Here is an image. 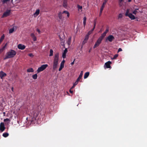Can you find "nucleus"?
Here are the masks:
<instances>
[{"label":"nucleus","mask_w":147,"mask_h":147,"mask_svg":"<svg viewBox=\"0 0 147 147\" xmlns=\"http://www.w3.org/2000/svg\"><path fill=\"white\" fill-rule=\"evenodd\" d=\"M59 61V53H56L54 56L53 62V69L55 70L57 68Z\"/></svg>","instance_id":"nucleus-1"},{"label":"nucleus","mask_w":147,"mask_h":147,"mask_svg":"<svg viewBox=\"0 0 147 147\" xmlns=\"http://www.w3.org/2000/svg\"><path fill=\"white\" fill-rule=\"evenodd\" d=\"M16 52L14 50H11L8 52L4 58V59H6L8 58H11L14 57L16 55Z\"/></svg>","instance_id":"nucleus-2"},{"label":"nucleus","mask_w":147,"mask_h":147,"mask_svg":"<svg viewBox=\"0 0 147 147\" xmlns=\"http://www.w3.org/2000/svg\"><path fill=\"white\" fill-rule=\"evenodd\" d=\"M132 10V9H127L125 13V15L129 17L131 20H134L135 19V17L131 13Z\"/></svg>","instance_id":"nucleus-3"},{"label":"nucleus","mask_w":147,"mask_h":147,"mask_svg":"<svg viewBox=\"0 0 147 147\" xmlns=\"http://www.w3.org/2000/svg\"><path fill=\"white\" fill-rule=\"evenodd\" d=\"M48 66L47 64H44L42 65L40 67H38L37 69V71L38 73L44 70Z\"/></svg>","instance_id":"nucleus-4"},{"label":"nucleus","mask_w":147,"mask_h":147,"mask_svg":"<svg viewBox=\"0 0 147 147\" xmlns=\"http://www.w3.org/2000/svg\"><path fill=\"white\" fill-rule=\"evenodd\" d=\"M114 39L115 38L113 35H110L107 37L106 39V41L108 40L110 42H111L113 41Z\"/></svg>","instance_id":"nucleus-5"},{"label":"nucleus","mask_w":147,"mask_h":147,"mask_svg":"<svg viewBox=\"0 0 147 147\" xmlns=\"http://www.w3.org/2000/svg\"><path fill=\"white\" fill-rule=\"evenodd\" d=\"M10 10H7L3 14L2 17L4 18L7 17L10 15Z\"/></svg>","instance_id":"nucleus-6"},{"label":"nucleus","mask_w":147,"mask_h":147,"mask_svg":"<svg viewBox=\"0 0 147 147\" xmlns=\"http://www.w3.org/2000/svg\"><path fill=\"white\" fill-rule=\"evenodd\" d=\"M102 40L100 38H99L97 41L95 43V45L94 46V48H95L97 47L98 46L99 44L101 43V41Z\"/></svg>","instance_id":"nucleus-7"},{"label":"nucleus","mask_w":147,"mask_h":147,"mask_svg":"<svg viewBox=\"0 0 147 147\" xmlns=\"http://www.w3.org/2000/svg\"><path fill=\"white\" fill-rule=\"evenodd\" d=\"M5 129L4 123L2 122L0 124V131L2 132Z\"/></svg>","instance_id":"nucleus-8"},{"label":"nucleus","mask_w":147,"mask_h":147,"mask_svg":"<svg viewBox=\"0 0 147 147\" xmlns=\"http://www.w3.org/2000/svg\"><path fill=\"white\" fill-rule=\"evenodd\" d=\"M18 48L21 50H23L25 48L26 46L21 44H19L18 46Z\"/></svg>","instance_id":"nucleus-9"},{"label":"nucleus","mask_w":147,"mask_h":147,"mask_svg":"<svg viewBox=\"0 0 147 147\" xmlns=\"http://www.w3.org/2000/svg\"><path fill=\"white\" fill-rule=\"evenodd\" d=\"M40 12V10L39 9H37L36 10L35 12L33 14V16L34 17H36L39 14Z\"/></svg>","instance_id":"nucleus-10"},{"label":"nucleus","mask_w":147,"mask_h":147,"mask_svg":"<svg viewBox=\"0 0 147 147\" xmlns=\"http://www.w3.org/2000/svg\"><path fill=\"white\" fill-rule=\"evenodd\" d=\"M14 116V119H16L17 117V115L15 113V111H13L12 113H11V115L10 117V119H12L13 117V116Z\"/></svg>","instance_id":"nucleus-11"},{"label":"nucleus","mask_w":147,"mask_h":147,"mask_svg":"<svg viewBox=\"0 0 147 147\" xmlns=\"http://www.w3.org/2000/svg\"><path fill=\"white\" fill-rule=\"evenodd\" d=\"M63 6L65 8H67L68 7V4L67 0L63 1Z\"/></svg>","instance_id":"nucleus-12"},{"label":"nucleus","mask_w":147,"mask_h":147,"mask_svg":"<svg viewBox=\"0 0 147 147\" xmlns=\"http://www.w3.org/2000/svg\"><path fill=\"white\" fill-rule=\"evenodd\" d=\"M67 52V49H65L64 50L63 54H62V57L64 58L66 57V54Z\"/></svg>","instance_id":"nucleus-13"},{"label":"nucleus","mask_w":147,"mask_h":147,"mask_svg":"<svg viewBox=\"0 0 147 147\" xmlns=\"http://www.w3.org/2000/svg\"><path fill=\"white\" fill-rule=\"evenodd\" d=\"M111 63V61H108L106 62L105 64V65L107 68H110L111 67L110 65Z\"/></svg>","instance_id":"nucleus-14"},{"label":"nucleus","mask_w":147,"mask_h":147,"mask_svg":"<svg viewBox=\"0 0 147 147\" xmlns=\"http://www.w3.org/2000/svg\"><path fill=\"white\" fill-rule=\"evenodd\" d=\"M106 3L103 2L102 5L100 9V15H101V13H102V11L105 7V5Z\"/></svg>","instance_id":"nucleus-15"},{"label":"nucleus","mask_w":147,"mask_h":147,"mask_svg":"<svg viewBox=\"0 0 147 147\" xmlns=\"http://www.w3.org/2000/svg\"><path fill=\"white\" fill-rule=\"evenodd\" d=\"M6 75V74L2 71L0 73V77L1 79H2L3 77L5 76Z\"/></svg>","instance_id":"nucleus-16"},{"label":"nucleus","mask_w":147,"mask_h":147,"mask_svg":"<svg viewBox=\"0 0 147 147\" xmlns=\"http://www.w3.org/2000/svg\"><path fill=\"white\" fill-rule=\"evenodd\" d=\"M62 14L63 13L61 12H59L58 14V18L60 20H61L62 19Z\"/></svg>","instance_id":"nucleus-17"},{"label":"nucleus","mask_w":147,"mask_h":147,"mask_svg":"<svg viewBox=\"0 0 147 147\" xmlns=\"http://www.w3.org/2000/svg\"><path fill=\"white\" fill-rule=\"evenodd\" d=\"M83 72L82 71H81L80 74L77 80L79 81V80L82 78L83 74Z\"/></svg>","instance_id":"nucleus-18"},{"label":"nucleus","mask_w":147,"mask_h":147,"mask_svg":"<svg viewBox=\"0 0 147 147\" xmlns=\"http://www.w3.org/2000/svg\"><path fill=\"white\" fill-rule=\"evenodd\" d=\"M15 30V27H13V28H11L9 30V34H11Z\"/></svg>","instance_id":"nucleus-19"},{"label":"nucleus","mask_w":147,"mask_h":147,"mask_svg":"<svg viewBox=\"0 0 147 147\" xmlns=\"http://www.w3.org/2000/svg\"><path fill=\"white\" fill-rule=\"evenodd\" d=\"M27 71L28 73L33 72L34 71V70L32 68H30L27 69Z\"/></svg>","instance_id":"nucleus-20"},{"label":"nucleus","mask_w":147,"mask_h":147,"mask_svg":"<svg viewBox=\"0 0 147 147\" xmlns=\"http://www.w3.org/2000/svg\"><path fill=\"white\" fill-rule=\"evenodd\" d=\"M89 75V72H86L84 76V79H86L88 78Z\"/></svg>","instance_id":"nucleus-21"},{"label":"nucleus","mask_w":147,"mask_h":147,"mask_svg":"<svg viewBox=\"0 0 147 147\" xmlns=\"http://www.w3.org/2000/svg\"><path fill=\"white\" fill-rule=\"evenodd\" d=\"M64 67V65L60 63V67L59 69V71H61Z\"/></svg>","instance_id":"nucleus-22"},{"label":"nucleus","mask_w":147,"mask_h":147,"mask_svg":"<svg viewBox=\"0 0 147 147\" xmlns=\"http://www.w3.org/2000/svg\"><path fill=\"white\" fill-rule=\"evenodd\" d=\"M86 16H85L83 18V23L84 25V27L85 26L86 23Z\"/></svg>","instance_id":"nucleus-23"},{"label":"nucleus","mask_w":147,"mask_h":147,"mask_svg":"<svg viewBox=\"0 0 147 147\" xmlns=\"http://www.w3.org/2000/svg\"><path fill=\"white\" fill-rule=\"evenodd\" d=\"M63 13H65L67 14V17H69V13L68 11H64L62 12Z\"/></svg>","instance_id":"nucleus-24"},{"label":"nucleus","mask_w":147,"mask_h":147,"mask_svg":"<svg viewBox=\"0 0 147 147\" xmlns=\"http://www.w3.org/2000/svg\"><path fill=\"white\" fill-rule=\"evenodd\" d=\"M106 34H105V33L104 32V33L102 34L101 36H100L99 38L102 40L104 37L106 36Z\"/></svg>","instance_id":"nucleus-25"},{"label":"nucleus","mask_w":147,"mask_h":147,"mask_svg":"<svg viewBox=\"0 0 147 147\" xmlns=\"http://www.w3.org/2000/svg\"><path fill=\"white\" fill-rule=\"evenodd\" d=\"M32 78L34 79H36L37 78V75L36 74L33 75L32 76Z\"/></svg>","instance_id":"nucleus-26"},{"label":"nucleus","mask_w":147,"mask_h":147,"mask_svg":"<svg viewBox=\"0 0 147 147\" xmlns=\"http://www.w3.org/2000/svg\"><path fill=\"white\" fill-rule=\"evenodd\" d=\"M123 17V15L122 13H120L118 16V19H119Z\"/></svg>","instance_id":"nucleus-27"},{"label":"nucleus","mask_w":147,"mask_h":147,"mask_svg":"<svg viewBox=\"0 0 147 147\" xmlns=\"http://www.w3.org/2000/svg\"><path fill=\"white\" fill-rule=\"evenodd\" d=\"M5 38V36L4 34H3L2 36L1 37V38L0 39V43L2 42V41Z\"/></svg>","instance_id":"nucleus-28"},{"label":"nucleus","mask_w":147,"mask_h":147,"mask_svg":"<svg viewBox=\"0 0 147 147\" xmlns=\"http://www.w3.org/2000/svg\"><path fill=\"white\" fill-rule=\"evenodd\" d=\"M3 136L4 137H6L9 136V134L8 133H5L3 134Z\"/></svg>","instance_id":"nucleus-29"},{"label":"nucleus","mask_w":147,"mask_h":147,"mask_svg":"<svg viewBox=\"0 0 147 147\" xmlns=\"http://www.w3.org/2000/svg\"><path fill=\"white\" fill-rule=\"evenodd\" d=\"M7 45V44H6L0 50V52H2L5 49Z\"/></svg>","instance_id":"nucleus-30"},{"label":"nucleus","mask_w":147,"mask_h":147,"mask_svg":"<svg viewBox=\"0 0 147 147\" xmlns=\"http://www.w3.org/2000/svg\"><path fill=\"white\" fill-rule=\"evenodd\" d=\"M53 51L52 49H51L50 51L49 56H53Z\"/></svg>","instance_id":"nucleus-31"},{"label":"nucleus","mask_w":147,"mask_h":147,"mask_svg":"<svg viewBox=\"0 0 147 147\" xmlns=\"http://www.w3.org/2000/svg\"><path fill=\"white\" fill-rule=\"evenodd\" d=\"M118 56V55L116 54L113 57L112 59H115Z\"/></svg>","instance_id":"nucleus-32"},{"label":"nucleus","mask_w":147,"mask_h":147,"mask_svg":"<svg viewBox=\"0 0 147 147\" xmlns=\"http://www.w3.org/2000/svg\"><path fill=\"white\" fill-rule=\"evenodd\" d=\"M71 41V38H69L67 40V44L68 45H69L70 44Z\"/></svg>","instance_id":"nucleus-33"},{"label":"nucleus","mask_w":147,"mask_h":147,"mask_svg":"<svg viewBox=\"0 0 147 147\" xmlns=\"http://www.w3.org/2000/svg\"><path fill=\"white\" fill-rule=\"evenodd\" d=\"M78 9L79 10H81V11H82V6H80L79 5H78Z\"/></svg>","instance_id":"nucleus-34"},{"label":"nucleus","mask_w":147,"mask_h":147,"mask_svg":"<svg viewBox=\"0 0 147 147\" xmlns=\"http://www.w3.org/2000/svg\"><path fill=\"white\" fill-rule=\"evenodd\" d=\"M138 10V9H135V10L132 12L134 14H136L137 12V10Z\"/></svg>","instance_id":"nucleus-35"},{"label":"nucleus","mask_w":147,"mask_h":147,"mask_svg":"<svg viewBox=\"0 0 147 147\" xmlns=\"http://www.w3.org/2000/svg\"><path fill=\"white\" fill-rule=\"evenodd\" d=\"M89 37V36H88V35H86L85 38L84 39L85 40H86L87 41Z\"/></svg>","instance_id":"nucleus-36"},{"label":"nucleus","mask_w":147,"mask_h":147,"mask_svg":"<svg viewBox=\"0 0 147 147\" xmlns=\"http://www.w3.org/2000/svg\"><path fill=\"white\" fill-rule=\"evenodd\" d=\"M79 81V80H77L76 82L73 84L74 85V86H76L78 84Z\"/></svg>","instance_id":"nucleus-37"},{"label":"nucleus","mask_w":147,"mask_h":147,"mask_svg":"<svg viewBox=\"0 0 147 147\" xmlns=\"http://www.w3.org/2000/svg\"><path fill=\"white\" fill-rule=\"evenodd\" d=\"M93 30H91V31H89L88 33V34H87V35H88V36H89V35L90 34H91L92 32V31H93Z\"/></svg>","instance_id":"nucleus-38"},{"label":"nucleus","mask_w":147,"mask_h":147,"mask_svg":"<svg viewBox=\"0 0 147 147\" xmlns=\"http://www.w3.org/2000/svg\"><path fill=\"white\" fill-rule=\"evenodd\" d=\"M4 121L5 122L8 121L9 122L10 121V120L9 119L7 118L4 119Z\"/></svg>","instance_id":"nucleus-39"},{"label":"nucleus","mask_w":147,"mask_h":147,"mask_svg":"<svg viewBox=\"0 0 147 147\" xmlns=\"http://www.w3.org/2000/svg\"><path fill=\"white\" fill-rule=\"evenodd\" d=\"M9 1V0H2V1L3 3H6L8 1Z\"/></svg>","instance_id":"nucleus-40"},{"label":"nucleus","mask_w":147,"mask_h":147,"mask_svg":"<svg viewBox=\"0 0 147 147\" xmlns=\"http://www.w3.org/2000/svg\"><path fill=\"white\" fill-rule=\"evenodd\" d=\"M30 36L32 38L34 37L35 36L34 34L33 33H32L31 34Z\"/></svg>","instance_id":"nucleus-41"},{"label":"nucleus","mask_w":147,"mask_h":147,"mask_svg":"<svg viewBox=\"0 0 147 147\" xmlns=\"http://www.w3.org/2000/svg\"><path fill=\"white\" fill-rule=\"evenodd\" d=\"M28 55L30 57H34V55H33V54L32 53H30L29 54H28Z\"/></svg>","instance_id":"nucleus-42"},{"label":"nucleus","mask_w":147,"mask_h":147,"mask_svg":"<svg viewBox=\"0 0 147 147\" xmlns=\"http://www.w3.org/2000/svg\"><path fill=\"white\" fill-rule=\"evenodd\" d=\"M87 40H86L85 39H84L83 41L82 44H85V43H86L87 42Z\"/></svg>","instance_id":"nucleus-43"},{"label":"nucleus","mask_w":147,"mask_h":147,"mask_svg":"<svg viewBox=\"0 0 147 147\" xmlns=\"http://www.w3.org/2000/svg\"><path fill=\"white\" fill-rule=\"evenodd\" d=\"M96 22H94V26H93L94 27H93V29H92V30H94V28H95V26H96Z\"/></svg>","instance_id":"nucleus-44"},{"label":"nucleus","mask_w":147,"mask_h":147,"mask_svg":"<svg viewBox=\"0 0 147 147\" xmlns=\"http://www.w3.org/2000/svg\"><path fill=\"white\" fill-rule=\"evenodd\" d=\"M32 38L34 41H36V36Z\"/></svg>","instance_id":"nucleus-45"},{"label":"nucleus","mask_w":147,"mask_h":147,"mask_svg":"<svg viewBox=\"0 0 147 147\" xmlns=\"http://www.w3.org/2000/svg\"><path fill=\"white\" fill-rule=\"evenodd\" d=\"M65 62V61L64 60H63L62 61L61 63H60L62 64H63V65H64V63Z\"/></svg>","instance_id":"nucleus-46"},{"label":"nucleus","mask_w":147,"mask_h":147,"mask_svg":"<svg viewBox=\"0 0 147 147\" xmlns=\"http://www.w3.org/2000/svg\"><path fill=\"white\" fill-rule=\"evenodd\" d=\"M109 31V29H107L104 32V33H105V34H106L107 33V32Z\"/></svg>","instance_id":"nucleus-47"},{"label":"nucleus","mask_w":147,"mask_h":147,"mask_svg":"<svg viewBox=\"0 0 147 147\" xmlns=\"http://www.w3.org/2000/svg\"><path fill=\"white\" fill-rule=\"evenodd\" d=\"M122 51V49L121 48H120L118 50V52H119L120 51Z\"/></svg>","instance_id":"nucleus-48"},{"label":"nucleus","mask_w":147,"mask_h":147,"mask_svg":"<svg viewBox=\"0 0 147 147\" xmlns=\"http://www.w3.org/2000/svg\"><path fill=\"white\" fill-rule=\"evenodd\" d=\"M75 60V59H74V61L71 63V65H73L74 64Z\"/></svg>","instance_id":"nucleus-49"},{"label":"nucleus","mask_w":147,"mask_h":147,"mask_svg":"<svg viewBox=\"0 0 147 147\" xmlns=\"http://www.w3.org/2000/svg\"><path fill=\"white\" fill-rule=\"evenodd\" d=\"M37 31L39 33H40V31L38 29H37Z\"/></svg>","instance_id":"nucleus-50"},{"label":"nucleus","mask_w":147,"mask_h":147,"mask_svg":"<svg viewBox=\"0 0 147 147\" xmlns=\"http://www.w3.org/2000/svg\"><path fill=\"white\" fill-rule=\"evenodd\" d=\"M71 89L69 90V92H70L71 93H72L73 92V91H71Z\"/></svg>","instance_id":"nucleus-51"},{"label":"nucleus","mask_w":147,"mask_h":147,"mask_svg":"<svg viewBox=\"0 0 147 147\" xmlns=\"http://www.w3.org/2000/svg\"><path fill=\"white\" fill-rule=\"evenodd\" d=\"M107 0H104V2L106 3V2L107 1Z\"/></svg>","instance_id":"nucleus-52"},{"label":"nucleus","mask_w":147,"mask_h":147,"mask_svg":"<svg viewBox=\"0 0 147 147\" xmlns=\"http://www.w3.org/2000/svg\"><path fill=\"white\" fill-rule=\"evenodd\" d=\"M75 86H74V85L73 84V86H72V87L71 88V89H72L73 88H74V87Z\"/></svg>","instance_id":"nucleus-53"},{"label":"nucleus","mask_w":147,"mask_h":147,"mask_svg":"<svg viewBox=\"0 0 147 147\" xmlns=\"http://www.w3.org/2000/svg\"><path fill=\"white\" fill-rule=\"evenodd\" d=\"M11 90L12 91H13V87L11 88Z\"/></svg>","instance_id":"nucleus-54"},{"label":"nucleus","mask_w":147,"mask_h":147,"mask_svg":"<svg viewBox=\"0 0 147 147\" xmlns=\"http://www.w3.org/2000/svg\"><path fill=\"white\" fill-rule=\"evenodd\" d=\"M128 0L129 2H130L131 1V0Z\"/></svg>","instance_id":"nucleus-55"},{"label":"nucleus","mask_w":147,"mask_h":147,"mask_svg":"<svg viewBox=\"0 0 147 147\" xmlns=\"http://www.w3.org/2000/svg\"><path fill=\"white\" fill-rule=\"evenodd\" d=\"M123 0H120L121 1H122Z\"/></svg>","instance_id":"nucleus-56"}]
</instances>
